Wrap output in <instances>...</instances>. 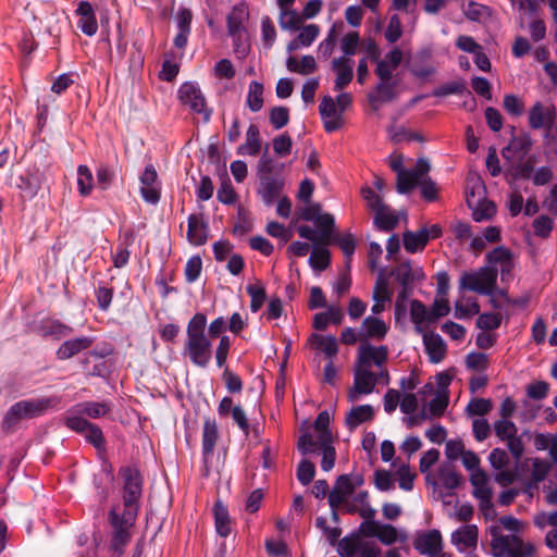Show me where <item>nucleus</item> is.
I'll use <instances>...</instances> for the list:
<instances>
[{"instance_id": "obj_1", "label": "nucleus", "mask_w": 557, "mask_h": 557, "mask_svg": "<svg viewBox=\"0 0 557 557\" xmlns=\"http://www.w3.org/2000/svg\"><path fill=\"white\" fill-rule=\"evenodd\" d=\"M331 508V524L324 517L315 519V527L320 529L330 545L336 547L341 557H348V535L341 537L343 530L339 527V515L348 513V474H342L329 493Z\"/></svg>"}, {"instance_id": "obj_2", "label": "nucleus", "mask_w": 557, "mask_h": 557, "mask_svg": "<svg viewBox=\"0 0 557 557\" xmlns=\"http://www.w3.org/2000/svg\"><path fill=\"white\" fill-rule=\"evenodd\" d=\"M207 318L203 313H196L188 322L184 354L190 362L199 368H207L212 357V344L206 335Z\"/></svg>"}, {"instance_id": "obj_3", "label": "nucleus", "mask_w": 557, "mask_h": 557, "mask_svg": "<svg viewBox=\"0 0 557 557\" xmlns=\"http://www.w3.org/2000/svg\"><path fill=\"white\" fill-rule=\"evenodd\" d=\"M319 203H311L302 209L301 219L313 222L314 227L300 225L297 232L301 238L312 244H331L337 240V234L334 230V216L330 213H322Z\"/></svg>"}, {"instance_id": "obj_4", "label": "nucleus", "mask_w": 557, "mask_h": 557, "mask_svg": "<svg viewBox=\"0 0 557 557\" xmlns=\"http://www.w3.org/2000/svg\"><path fill=\"white\" fill-rule=\"evenodd\" d=\"M59 404L60 398L57 396L17 401L8 410L2 422L3 429L10 430L23 419L39 417L49 408H54Z\"/></svg>"}, {"instance_id": "obj_5", "label": "nucleus", "mask_w": 557, "mask_h": 557, "mask_svg": "<svg viewBox=\"0 0 557 557\" xmlns=\"http://www.w3.org/2000/svg\"><path fill=\"white\" fill-rule=\"evenodd\" d=\"M120 472L123 479V512L128 519H135L143 493V478L139 471L132 467L123 468Z\"/></svg>"}, {"instance_id": "obj_6", "label": "nucleus", "mask_w": 557, "mask_h": 557, "mask_svg": "<svg viewBox=\"0 0 557 557\" xmlns=\"http://www.w3.org/2000/svg\"><path fill=\"white\" fill-rule=\"evenodd\" d=\"M348 107V95L339 94L336 99L324 96L319 106V113L327 133L337 131L343 126V113Z\"/></svg>"}, {"instance_id": "obj_7", "label": "nucleus", "mask_w": 557, "mask_h": 557, "mask_svg": "<svg viewBox=\"0 0 557 557\" xmlns=\"http://www.w3.org/2000/svg\"><path fill=\"white\" fill-rule=\"evenodd\" d=\"M497 281V270L482 267L476 272H465L459 281L461 289L475 292L480 295H492Z\"/></svg>"}, {"instance_id": "obj_8", "label": "nucleus", "mask_w": 557, "mask_h": 557, "mask_svg": "<svg viewBox=\"0 0 557 557\" xmlns=\"http://www.w3.org/2000/svg\"><path fill=\"white\" fill-rule=\"evenodd\" d=\"M361 195L367 201L368 207L374 211V224L385 232L393 231L398 224V216L395 212L385 205L381 197L370 187H363Z\"/></svg>"}, {"instance_id": "obj_9", "label": "nucleus", "mask_w": 557, "mask_h": 557, "mask_svg": "<svg viewBox=\"0 0 557 557\" xmlns=\"http://www.w3.org/2000/svg\"><path fill=\"white\" fill-rule=\"evenodd\" d=\"M109 520L113 528V534L111 539V557H121L124 553V547L131 540L129 529L133 525L135 519H128L117 512L116 508H112L109 513Z\"/></svg>"}, {"instance_id": "obj_10", "label": "nucleus", "mask_w": 557, "mask_h": 557, "mask_svg": "<svg viewBox=\"0 0 557 557\" xmlns=\"http://www.w3.org/2000/svg\"><path fill=\"white\" fill-rule=\"evenodd\" d=\"M491 549L494 557H529L534 552L531 544H524L517 535L494 536Z\"/></svg>"}, {"instance_id": "obj_11", "label": "nucleus", "mask_w": 557, "mask_h": 557, "mask_svg": "<svg viewBox=\"0 0 557 557\" xmlns=\"http://www.w3.org/2000/svg\"><path fill=\"white\" fill-rule=\"evenodd\" d=\"M65 425L84 435L85 440L90 443L98 451H102L106 448V441L101 429L90 423L85 418L78 414H67L64 418Z\"/></svg>"}, {"instance_id": "obj_12", "label": "nucleus", "mask_w": 557, "mask_h": 557, "mask_svg": "<svg viewBox=\"0 0 557 557\" xmlns=\"http://www.w3.org/2000/svg\"><path fill=\"white\" fill-rule=\"evenodd\" d=\"M388 332L387 324L380 318L369 315L363 319L356 330L350 329V344L356 342L369 343V341H382Z\"/></svg>"}, {"instance_id": "obj_13", "label": "nucleus", "mask_w": 557, "mask_h": 557, "mask_svg": "<svg viewBox=\"0 0 557 557\" xmlns=\"http://www.w3.org/2000/svg\"><path fill=\"white\" fill-rule=\"evenodd\" d=\"M297 447L302 455H308L321 450V467L324 471H330L334 467L336 454L335 448L332 446V442H326V444H319L314 441L312 434L306 432L298 438Z\"/></svg>"}, {"instance_id": "obj_14", "label": "nucleus", "mask_w": 557, "mask_h": 557, "mask_svg": "<svg viewBox=\"0 0 557 557\" xmlns=\"http://www.w3.org/2000/svg\"><path fill=\"white\" fill-rule=\"evenodd\" d=\"M178 98L193 112L203 114L205 120H209L211 112L207 109L205 97L197 84L184 83L178 89Z\"/></svg>"}, {"instance_id": "obj_15", "label": "nucleus", "mask_w": 557, "mask_h": 557, "mask_svg": "<svg viewBox=\"0 0 557 557\" xmlns=\"http://www.w3.org/2000/svg\"><path fill=\"white\" fill-rule=\"evenodd\" d=\"M413 547L421 555L426 557H437L443 548L441 532L436 529L423 532L413 541Z\"/></svg>"}, {"instance_id": "obj_16", "label": "nucleus", "mask_w": 557, "mask_h": 557, "mask_svg": "<svg viewBox=\"0 0 557 557\" xmlns=\"http://www.w3.org/2000/svg\"><path fill=\"white\" fill-rule=\"evenodd\" d=\"M377 383L375 373L369 368L356 364L354 388H350V400H355L358 395H368L373 392Z\"/></svg>"}, {"instance_id": "obj_17", "label": "nucleus", "mask_w": 557, "mask_h": 557, "mask_svg": "<svg viewBox=\"0 0 557 557\" xmlns=\"http://www.w3.org/2000/svg\"><path fill=\"white\" fill-rule=\"evenodd\" d=\"M533 146L532 138L529 134L523 133L521 135H512L508 145L502 149V157L506 161H511L515 157L523 160Z\"/></svg>"}, {"instance_id": "obj_18", "label": "nucleus", "mask_w": 557, "mask_h": 557, "mask_svg": "<svg viewBox=\"0 0 557 557\" xmlns=\"http://www.w3.org/2000/svg\"><path fill=\"white\" fill-rule=\"evenodd\" d=\"M391 274L396 277V281L401 287L414 288L417 282H422L425 278L422 268L412 267L411 262L408 260L394 268Z\"/></svg>"}, {"instance_id": "obj_19", "label": "nucleus", "mask_w": 557, "mask_h": 557, "mask_svg": "<svg viewBox=\"0 0 557 557\" xmlns=\"http://www.w3.org/2000/svg\"><path fill=\"white\" fill-rule=\"evenodd\" d=\"M556 117V109L554 106H544L536 102L529 112V124L533 129L546 127L548 131L552 128Z\"/></svg>"}, {"instance_id": "obj_20", "label": "nucleus", "mask_w": 557, "mask_h": 557, "mask_svg": "<svg viewBox=\"0 0 557 557\" xmlns=\"http://www.w3.org/2000/svg\"><path fill=\"white\" fill-rule=\"evenodd\" d=\"M387 359V348L385 346L374 347L369 343H361L358 348L357 364L369 368L372 364L381 366Z\"/></svg>"}, {"instance_id": "obj_21", "label": "nucleus", "mask_w": 557, "mask_h": 557, "mask_svg": "<svg viewBox=\"0 0 557 557\" xmlns=\"http://www.w3.org/2000/svg\"><path fill=\"white\" fill-rule=\"evenodd\" d=\"M343 55L332 61V69L337 74L335 89L342 90L348 85V34L339 39Z\"/></svg>"}, {"instance_id": "obj_22", "label": "nucleus", "mask_w": 557, "mask_h": 557, "mask_svg": "<svg viewBox=\"0 0 557 557\" xmlns=\"http://www.w3.org/2000/svg\"><path fill=\"white\" fill-rule=\"evenodd\" d=\"M208 234L209 226L202 214H190L187 219V240L194 246H201L207 243Z\"/></svg>"}, {"instance_id": "obj_23", "label": "nucleus", "mask_w": 557, "mask_h": 557, "mask_svg": "<svg viewBox=\"0 0 557 557\" xmlns=\"http://www.w3.org/2000/svg\"><path fill=\"white\" fill-rule=\"evenodd\" d=\"M227 33L231 37H233L236 51L243 53L244 55L247 53V47L244 46L240 40L245 33L244 29V11L237 8H234L232 12L227 15Z\"/></svg>"}, {"instance_id": "obj_24", "label": "nucleus", "mask_w": 557, "mask_h": 557, "mask_svg": "<svg viewBox=\"0 0 557 557\" xmlns=\"http://www.w3.org/2000/svg\"><path fill=\"white\" fill-rule=\"evenodd\" d=\"M94 342L95 338L90 336H79L67 339L59 346L55 352L57 358L59 360H67L78 355L79 352L90 348Z\"/></svg>"}, {"instance_id": "obj_25", "label": "nucleus", "mask_w": 557, "mask_h": 557, "mask_svg": "<svg viewBox=\"0 0 557 557\" xmlns=\"http://www.w3.org/2000/svg\"><path fill=\"white\" fill-rule=\"evenodd\" d=\"M284 182L277 176L259 178L258 195L265 206H272L280 198Z\"/></svg>"}, {"instance_id": "obj_26", "label": "nucleus", "mask_w": 557, "mask_h": 557, "mask_svg": "<svg viewBox=\"0 0 557 557\" xmlns=\"http://www.w3.org/2000/svg\"><path fill=\"white\" fill-rule=\"evenodd\" d=\"M344 320V311L342 307L331 304L323 312L315 313L312 326L318 331L325 330L330 324L337 325Z\"/></svg>"}, {"instance_id": "obj_27", "label": "nucleus", "mask_w": 557, "mask_h": 557, "mask_svg": "<svg viewBox=\"0 0 557 557\" xmlns=\"http://www.w3.org/2000/svg\"><path fill=\"white\" fill-rule=\"evenodd\" d=\"M423 343L429 354L430 361L433 363L441 362L446 355V344L444 339L433 332H423Z\"/></svg>"}, {"instance_id": "obj_28", "label": "nucleus", "mask_w": 557, "mask_h": 557, "mask_svg": "<svg viewBox=\"0 0 557 557\" xmlns=\"http://www.w3.org/2000/svg\"><path fill=\"white\" fill-rule=\"evenodd\" d=\"M310 348L323 352L326 358L332 359L337 355L338 345L334 336H324L318 333H312L307 341Z\"/></svg>"}, {"instance_id": "obj_29", "label": "nucleus", "mask_w": 557, "mask_h": 557, "mask_svg": "<svg viewBox=\"0 0 557 557\" xmlns=\"http://www.w3.org/2000/svg\"><path fill=\"white\" fill-rule=\"evenodd\" d=\"M39 333L42 337H52L54 339H61L70 336L73 333V329L59 320H44L39 326Z\"/></svg>"}, {"instance_id": "obj_30", "label": "nucleus", "mask_w": 557, "mask_h": 557, "mask_svg": "<svg viewBox=\"0 0 557 557\" xmlns=\"http://www.w3.org/2000/svg\"><path fill=\"white\" fill-rule=\"evenodd\" d=\"M535 157L531 156L528 159H519L517 163L511 164L505 172V176L510 177L511 181H516L519 178L530 180L532 178V173L534 172Z\"/></svg>"}, {"instance_id": "obj_31", "label": "nucleus", "mask_w": 557, "mask_h": 557, "mask_svg": "<svg viewBox=\"0 0 557 557\" xmlns=\"http://www.w3.org/2000/svg\"><path fill=\"white\" fill-rule=\"evenodd\" d=\"M261 149V137L259 127L256 124H250L246 132V141L240 145L236 152L237 154L257 156Z\"/></svg>"}, {"instance_id": "obj_32", "label": "nucleus", "mask_w": 557, "mask_h": 557, "mask_svg": "<svg viewBox=\"0 0 557 557\" xmlns=\"http://www.w3.org/2000/svg\"><path fill=\"white\" fill-rule=\"evenodd\" d=\"M395 86L396 84L389 81L377 84L375 94L369 97L370 103L374 110H377L381 103L389 102L397 97Z\"/></svg>"}, {"instance_id": "obj_33", "label": "nucleus", "mask_w": 557, "mask_h": 557, "mask_svg": "<svg viewBox=\"0 0 557 557\" xmlns=\"http://www.w3.org/2000/svg\"><path fill=\"white\" fill-rule=\"evenodd\" d=\"M111 410V406L109 403H98V401H85L76 405L73 410H70L67 414H86L89 418L97 419L106 416Z\"/></svg>"}, {"instance_id": "obj_34", "label": "nucleus", "mask_w": 557, "mask_h": 557, "mask_svg": "<svg viewBox=\"0 0 557 557\" xmlns=\"http://www.w3.org/2000/svg\"><path fill=\"white\" fill-rule=\"evenodd\" d=\"M21 184L18 188L21 189L24 197L29 199L34 198L41 188L44 175L37 170L34 172H28L25 176H21Z\"/></svg>"}, {"instance_id": "obj_35", "label": "nucleus", "mask_w": 557, "mask_h": 557, "mask_svg": "<svg viewBox=\"0 0 557 557\" xmlns=\"http://www.w3.org/2000/svg\"><path fill=\"white\" fill-rule=\"evenodd\" d=\"M470 482L474 487L473 496L479 500L487 502V498L493 496V492L488 487V478L483 470L476 469L472 472Z\"/></svg>"}, {"instance_id": "obj_36", "label": "nucleus", "mask_w": 557, "mask_h": 557, "mask_svg": "<svg viewBox=\"0 0 557 557\" xmlns=\"http://www.w3.org/2000/svg\"><path fill=\"white\" fill-rule=\"evenodd\" d=\"M219 436L216 422L207 419L203 423L202 431V454L205 458L213 454Z\"/></svg>"}, {"instance_id": "obj_37", "label": "nucleus", "mask_w": 557, "mask_h": 557, "mask_svg": "<svg viewBox=\"0 0 557 557\" xmlns=\"http://www.w3.org/2000/svg\"><path fill=\"white\" fill-rule=\"evenodd\" d=\"M319 33V26L315 24H309L305 26L298 36L289 41L287 45V50L292 52L300 49L301 47H309L315 40Z\"/></svg>"}, {"instance_id": "obj_38", "label": "nucleus", "mask_w": 557, "mask_h": 557, "mask_svg": "<svg viewBox=\"0 0 557 557\" xmlns=\"http://www.w3.org/2000/svg\"><path fill=\"white\" fill-rule=\"evenodd\" d=\"M404 248L407 252L414 253L422 251L428 245V237L421 230L417 232L406 231L403 233Z\"/></svg>"}, {"instance_id": "obj_39", "label": "nucleus", "mask_w": 557, "mask_h": 557, "mask_svg": "<svg viewBox=\"0 0 557 557\" xmlns=\"http://www.w3.org/2000/svg\"><path fill=\"white\" fill-rule=\"evenodd\" d=\"M214 521L219 535L226 537L231 534L232 528L228 511L221 502H216L214 505Z\"/></svg>"}, {"instance_id": "obj_40", "label": "nucleus", "mask_w": 557, "mask_h": 557, "mask_svg": "<svg viewBox=\"0 0 557 557\" xmlns=\"http://www.w3.org/2000/svg\"><path fill=\"white\" fill-rule=\"evenodd\" d=\"M330 420V413L326 410H324L318 414L313 423V429L317 432V438L314 441L318 442L319 444H326V442H333L332 433L329 430Z\"/></svg>"}, {"instance_id": "obj_41", "label": "nucleus", "mask_w": 557, "mask_h": 557, "mask_svg": "<svg viewBox=\"0 0 557 557\" xmlns=\"http://www.w3.org/2000/svg\"><path fill=\"white\" fill-rule=\"evenodd\" d=\"M330 244H313V250L309 258L310 267L317 271H323L329 267L330 252L326 248Z\"/></svg>"}, {"instance_id": "obj_42", "label": "nucleus", "mask_w": 557, "mask_h": 557, "mask_svg": "<svg viewBox=\"0 0 557 557\" xmlns=\"http://www.w3.org/2000/svg\"><path fill=\"white\" fill-rule=\"evenodd\" d=\"M438 479L442 485L447 490L457 488L461 482V476L450 462H445L438 468Z\"/></svg>"}, {"instance_id": "obj_43", "label": "nucleus", "mask_w": 557, "mask_h": 557, "mask_svg": "<svg viewBox=\"0 0 557 557\" xmlns=\"http://www.w3.org/2000/svg\"><path fill=\"white\" fill-rule=\"evenodd\" d=\"M410 317L411 321L414 323V330L418 334H422L424 332L422 324L424 322L430 323V311L426 310V307L422 304V301L418 299H413L410 304Z\"/></svg>"}, {"instance_id": "obj_44", "label": "nucleus", "mask_w": 557, "mask_h": 557, "mask_svg": "<svg viewBox=\"0 0 557 557\" xmlns=\"http://www.w3.org/2000/svg\"><path fill=\"white\" fill-rule=\"evenodd\" d=\"M263 85L257 81H252L248 87L246 103L250 111L259 112L263 107Z\"/></svg>"}, {"instance_id": "obj_45", "label": "nucleus", "mask_w": 557, "mask_h": 557, "mask_svg": "<svg viewBox=\"0 0 557 557\" xmlns=\"http://www.w3.org/2000/svg\"><path fill=\"white\" fill-rule=\"evenodd\" d=\"M375 510L371 507L361 508L360 516L364 521L359 527V533L364 536L374 537L379 533L380 524L373 520Z\"/></svg>"}, {"instance_id": "obj_46", "label": "nucleus", "mask_w": 557, "mask_h": 557, "mask_svg": "<svg viewBox=\"0 0 557 557\" xmlns=\"http://www.w3.org/2000/svg\"><path fill=\"white\" fill-rule=\"evenodd\" d=\"M454 544H462L465 547H474L478 542V528L475 525H467L457 530L451 535Z\"/></svg>"}, {"instance_id": "obj_47", "label": "nucleus", "mask_w": 557, "mask_h": 557, "mask_svg": "<svg viewBox=\"0 0 557 557\" xmlns=\"http://www.w3.org/2000/svg\"><path fill=\"white\" fill-rule=\"evenodd\" d=\"M392 296L393 293L388 288L387 278L384 276V269H381L373 287L372 299L376 302L382 301L386 304L392 301Z\"/></svg>"}, {"instance_id": "obj_48", "label": "nucleus", "mask_w": 557, "mask_h": 557, "mask_svg": "<svg viewBox=\"0 0 557 557\" xmlns=\"http://www.w3.org/2000/svg\"><path fill=\"white\" fill-rule=\"evenodd\" d=\"M280 11L278 24L281 28L286 30H298L302 23V15L295 10H290L289 7H285V10Z\"/></svg>"}, {"instance_id": "obj_49", "label": "nucleus", "mask_w": 557, "mask_h": 557, "mask_svg": "<svg viewBox=\"0 0 557 557\" xmlns=\"http://www.w3.org/2000/svg\"><path fill=\"white\" fill-rule=\"evenodd\" d=\"M343 28V24H334L330 29L326 38L319 46V53L323 58H329L337 44L339 30Z\"/></svg>"}, {"instance_id": "obj_50", "label": "nucleus", "mask_w": 557, "mask_h": 557, "mask_svg": "<svg viewBox=\"0 0 557 557\" xmlns=\"http://www.w3.org/2000/svg\"><path fill=\"white\" fill-rule=\"evenodd\" d=\"M495 213V205L481 197L476 199V205L472 208V216L476 222L490 220Z\"/></svg>"}, {"instance_id": "obj_51", "label": "nucleus", "mask_w": 557, "mask_h": 557, "mask_svg": "<svg viewBox=\"0 0 557 557\" xmlns=\"http://www.w3.org/2000/svg\"><path fill=\"white\" fill-rule=\"evenodd\" d=\"M94 176L87 165L81 164L77 168V187L82 196H88L92 190Z\"/></svg>"}, {"instance_id": "obj_52", "label": "nucleus", "mask_w": 557, "mask_h": 557, "mask_svg": "<svg viewBox=\"0 0 557 557\" xmlns=\"http://www.w3.org/2000/svg\"><path fill=\"white\" fill-rule=\"evenodd\" d=\"M373 417L374 409L371 405L355 406L350 408V428L371 421Z\"/></svg>"}, {"instance_id": "obj_53", "label": "nucleus", "mask_w": 557, "mask_h": 557, "mask_svg": "<svg viewBox=\"0 0 557 557\" xmlns=\"http://www.w3.org/2000/svg\"><path fill=\"white\" fill-rule=\"evenodd\" d=\"M247 294L250 296V309L258 312L263 306L267 295L265 289L260 283L251 284L246 287Z\"/></svg>"}, {"instance_id": "obj_54", "label": "nucleus", "mask_w": 557, "mask_h": 557, "mask_svg": "<svg viewBox=\"0 0 557 557\" xmlns=\"http://www.w3.org/2000/svg\"><path fill=\"white\" fill-rule=\"evenodd\" d=\"M419 182L409 170H406L397 175L396 189L399 194H408L419 185Z\"/></svg>"}, {"instance_id": "obj_55", "label": "nucleus", "mask_w": 557, "mask_h": 557, "mask_svg": "<svg viewBox=\"0 0 557 557\" xmlns=\"http://www.w3.org/2000/svg\"><path fill=\"white\" fill-rule=\"evenodd\" d=\"M466 90L467 86L463 81H453L435 88L432 95L434 97H446L449 95H461Z\"/></svg>"}, {"instance_id": "obj_56", "label": "nucleus", "mask_w": 557, "mask_h": 557, "mask_svg": "<svg viewBox=\"0 0 557 557\" xmlns=\"http://www.w3.org/2000/svg\"><path fill=\"white\" fill-rule=\"evenodd\" d=\"M494 431L497 437L502 441H507L517 434V426L513 422L505 419H499L494 423Z\"/></svg>"}, {"instance_id": "obj_57", "label": "nucleus", "mask_w": 557, "mask_h": 557, "mask_svg": "<svg viewBox=\"0 0 557 557\" xmlns=\"http://www.w3.org/2000/svg\"><path fill=\"white\" fill-rule=\"evenodd\" d=\"M493 408L491 399L486 398H474L468 406L467 411L470 416H484L487 414Z\"/></svg>"}, {"instance_id": "obj_58", "label": "nucleus", "mask_w": 557, "mask_h": 557, "mask_svg": "<svg viewBox=\"0 0 557 557\" xmlns=\"http://www.w3.org/2000/svg\"><path fill=\"white\" fill-rule=\"evenodd\" d=\"M270 122L275 129H281L289 122V110L286 107H274L270 111Z\"/></svg>"}, {"instance_id": "obj_59", "label": "nucleus", "mask_w": 557, "mask_h": 557, "mask_svg": "<svg viewBox=\"0 0 557 557\" xmlns=\"http://www.w3.org/2000/svg\"><path fill=\"white\" fill-rule=\"evenodd\" d=\"M502 323L500 313H482L476 320V326L484 331H493L499 327Z\"/></svg>"}, {"instance_id": "obj_60", "label": "nucleus", "mask_w": 557, "mask_h": 557, "mask_svg": "<svg viewBox=\"0 0 557 557\" xmlns=\"http://www.w3.org/2000/svg\"><path fill=\"white\" fill-rule=\"evenodd\" d=\"M202 270V261L199 256H193L189 258L185 265V277L188 283H193L198 280Z\"/></svg>"}, {"instance_id": "obj_61", "label": "nucleus", "mask_w": 557, "mask_h": 557, "mask_svg": "<svg viewBox=\"0 0 557 557\" xmlns=\"http://www.w3.org/2000/svg\"><path fill=\"white\" fill-rule=\"evenodd\" d=\"M315 467L314 465L304 459L300 461L297 468V479L302 485H308L314 478Z\"/></svg>"}, {"instance_id": "obj_62", "label": "nucleus", "mask_w": 557, "mask_h": 557, "mask_svg": "<svg viewBox=\"0 0 557 557\" xmlns=\"http://www.w3.org/2000/svg\"><path fill=\"white\" fill-rule=\"evenodd\" d=\"M449 311L450 307L448 300L445 297H437L430 310V323H434L440 318L447 315Z\"/></svg>"}, {"instance_id": "obj_63", "label": "nucleus", "mask_w": 557, "mask_h": 557, "mask_svg": "<svg viewBox=\"0 0 557 557\" xmlns=\"http://www.w3.org/2000/svg\"><path fill=\"white\" fill-rule=\"evenodd\" d=\"M480 312V305L476 300L469 301L467 304H462L461 301H456L455 304V317L457 319H466L470 318Z\"/></svg>"}, {"instance_id": "obj_64", "label": "nucleus", "mask_w": 557, "mask_h": 557, "mask_svg": "<svg viewBox=\"0 0 557 557\" xmlns=\"http://www.w3.org/2000/svg\"><path fill=\"white\" fill-rule=\"evenodd\" d=\"M292 145V138L287 133L281 134L273 139V150L280 157L289 154Z\"/></svg>"}]
</instances>
